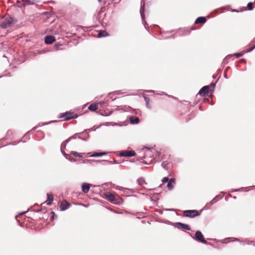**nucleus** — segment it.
<instances>
[{
    "label": "nucleus",
    "instance_id": "nucleus-1",
    "mask_svg": "<svg viewBox=\"0 0 255 255\" xmlns=\"http://www.w3.org/2000/svg\"><path fill=\"white\" fill-rule=\"evenodd\" d=\"M78 117V115L77 113L71 111H67L65 113H61L58 116V118L63 119V121H69L72 119H76Z\"/></svg>",
    "mask_w": 255,
    "mask_h": 255
},
{
    "label": "nucleus",
    "instance_id": "nucleus-2",
    "mask_svg": "<svg viewBox=\"0 0 255 255\" xmlns=\"http://www.w3.org/2000/svg\"><path fill=\"white\" fill-rule=\"evenodd\" d=\"M188 234L190 235V236L195 241L201 243L206 245H212V244L207 242L204 239V236L200 231H197L195 232V236H193L189 232H188Z\"/></svg>",
    "mask_w": 255,
    "mask_h": 255
},
{
    "label": "nucleus",
    "instance_id": "nucleus-3",
    "mask_svg": "<svg viewBox=\"0 0 255 255\" xmlns=\"http://www.w3.org/2000/svg\"><path fill=\"white\" fill-rule=\"evenodd\" d=\"M15 22L16 20L13 17L9 16L2 21L0 23V26L2 28H7Z\"/></svg>",
    "mask_w": 255,
    "mask_h": 255
},
{
    "label": "nucleus",
    "instance_id": "nucleus-4",
    "mask_svg": "<svg viewBox=\"0 0 255 255\" xmlns=\"http://www.w3.org/2000/svg\"><path fill=\"white\" fill-rule=\"evenodd\" d=\"M117 156L120 157H133L136 155V153L134 150H122L117 152Z\"/></svg>",
    "mask_w": 255,
    "mask_h": 255
},
{
    "label": "nucleus",
    "instance_id": "nucleus-5",
    "mask_svg": "<svg viewBox=\"0 0 255 255\" xmlns=\"http://www.w3.org/2000/svg\"><path fill=\"white\" fill-rule=\"evenodd\" d=\"M200 215L199 211L196 210H188L183 211V215L186 217L193 218Z\"/></svg>",
    "mask_w": 255,
    "mask_h": 255
},
{
    "label": "nucleus",
    "instance_id": "nucleus-6",
    "mask_svg": "<svg viewBox=\"0 0 255 255\" xmlns=\"http://www.w3.org/2000/svg\"><path fill=\"white\" fill-rule=\"evenodd\" d=\"M80 134H81V132L80 133H75L74 135H73L72 136H70V137H69L68 138H67L66 140V142H69L72 139H76V138L81 139H82L83 140H84V141H86L89 138V134H87V137L86 138L82 137L80 135Z\"/></svg>",
    "mask_w": 255,
    "mask_h": 255
},
{
    "label": "nucleus",
    "instance_id": "nucleus-7",
    "mask_svg": "<svg viewBox=\"0 0 255 255\" xmlns=\"http://www.w3.org/2000/svg\"><path fill=\"white\" fill-rule=\"evenodd\" d=\"M174 227L179 230L185 229L187 230H190V227L187 224H183L181 222H176L174 224Z\"/></svg>",
    "mask_w": 255,
    "mask_h": 255
},
{
    "label": "nucleus",
    "instance_id": "nucleus-8",
    "mask_svg": "<svg viewBox=\"0 0 255 255\" xmlns=\"http://www.w3.org/2000/svg\"><path fill=\"white\" fill-rule=\"evenodd\" d=\"M144 6H145V3H144V2H143V3H142V1H141V6H140V15H141V19H142V23L144 25V28L147 29V28H146V24H147L146 21L144 20L145 19V15H144Z\"/></svg>",
    "mask_w": 255,
    "mask_h": 255
},
{
    "label": "nucleus",
    "instance_id": "nucleus-9",
    "mask_svg": "<svg viewBox=\"0 0 255 255\" xmlns=\"http://www.w3.org/2000/svg\"><path fill=\"white\" fill-rule=\"evenodd\" d=\"M105 198L111 203L114 204H118L119 203L116 201L114 195L111 192H107L105 194Z\"/></svg>",
    "mask_w": 255,
    "mask_h": 255
},
{
    "label": "nucleus",
    "instance_id": "nucleus-10",
    "mask_svg": "<svg viewBox=\"0 0 255 255\" xmlns=\"http://www.w3.org/2000/svg\"><path fill=\"white\" fill-rule=\"evenodd\" d=\"M213 90H209V86H203L199 91L198 94L201 96H204L206 94L208 93L209 92H211Z\"/></svg>",
    "mask_w": 255,
    "mask_h": 255
},
{
    "label": "nucleus",
    "instance_id": "nucleus-11",
    "mask_svg": "<svg viewBox=\"0 0 255 255\" xmlns=\"http://www.w3.org/2000/svg\"><path fill=\"white\" fill-rule=\"evenodd\" d=\"M92 186V185L90 183L86 182L83 183L81 185L82 192H84V193H88L90 190L91 186Z\"/></svg>",
    "mask_w": 255,
    "mask_h": 255
},
{
    "label": "nucleus",
    "instance_id": "nucleus-12",
    "mask_svg": "<svg viewBox=\"0 0 255 255\" xmlns=\"http://www.w3.org/2000/svg\"><path fill=\"white\" fill-rule=\"evenodd\" d=\"M113 111L112 109L107 108L106 109H105L104 110H100L99 112L100 115L102 116H109L112 114Z\"/></svg>",
    "mask_w": 255,
    "mask_h": 255
},
{
    "label": "nucleus",
    "instance_id": "nucleus-13",
    "mask_svg": "<svg viewBox=\"0 0 255 255\" xmlns=\"http://www.w3.org/2000/svg\"><path fill=\"white\" fill-rule=\"evenodd\" d=\"M70 206V204H69L66 200H63L60 205V210L62 211H65L67 210Z\"/></svg>",
    "mask_w": 255,
    "mask_h": 255
},
{
    "label": "nucleus",
    "instance_id": "nucleus-14",
    "mask_svg": "<svg viewBox=\"0 0 255 255\" xmlns=\"http://www.w3.org/2000/svg\"><path fill=\"white\" fill-rule=\"evenodd\" d=\"M55 41V38L51 35L46 36L44 39L45 43L46 44H51Z\"/></svg>",
    "mask_w": 255,
    "mask_h": 255
},
{
    "label": "nucleus",
    "instance_id": "nucleus-15",
    "mask_svg": "<svg viewBox=\"0 0 255 255\" xmlns=\"http://www.w3.org/2000/svg\"><path fill=\"white\" fill-rule=\"evenodd\" d=\"M38 2L37 0H22V5L24 6L27 5H33L35 2Z\"/></svg>",
    "mask_w": 255,
    "mask_h": 255
},
{
    "label": "nucleus",
    "instance_id": "nucleus-16",
    "mask_svg": "<svg viewBox=\"0 0 255 255\" xmlns=\"http://www.w3.org/2000/svg\"><path fill=\"white\" fill-rule=\"evenodd\" d=\"M218 201L219 199L216 200L215 198H213L210 202L207 203L205 206L204 207L203 209L209 210L212 205L214 204Z\"/></svg>",
    "mask_w": 255,
    "mask_h": 255
},
{
    "label": "nucleus",
    "instance_id": "nucleus-17",
    "mask_svg": "<svg viewBox=\"0 0 255 255\" xmlns=\"http://www.w3.org/2000/svg\"><path fill=\"white\" fill-rule=\"evenodd\" d=\"M129 120L130 123L131 124H137L139 123V119L137 117H134L133 116H130L129 117Z\"/></svg>",
    "mask_w": 255,
    "mask_h": 255
},
{
    "label": "nucleus",
    "instance_id": "nucleus-18",
    "mask_svg": "<svg viewBox=\"0 0 255 255\" xmlns=\"http://www.w3.org/2000/svg\"><path fill=\"white\" fill-rule=\"evenodd\" d=\"M206 18L204 16H200L196 18L195 21V23L196 24L201 23L204 24L206 22Z\"/></svg>",
    "mask_w": 255,
    "mask_h": 255
},
{
    "label": "nucleus",
    "instance_id": "nucleus-19",
    "mask_svg": "<svg viewBox=\"0 0 255 255\" xmlns=\"http://www.w3.org/2000/svg\"><path fill=\"white\" fill-rule=\"evenodd\" d=\"M58 122V121L54 120V121H51L48 122L44 123L42 124L41 125L39 124L38 126L33 128H32V129L31 130V131L35 130L38 127H42V126H44L48 125L50 124L51 123H56V122Z\"/></svg>",
    "mask_w": 255,
    "mask_h": 255
},
{
    "label": "nucleus",
    "instance_id": "nucleus-20",
    "mask_svg": "<svg viewBox=\"0 0 255 255\" xmlns=\"http://www.w3.org/2000/svg\"><path fill=\"white\" fill-rule=\"evenodd\" d=\"M47 200L46 201V204L47 205H51L53 201V195L51 193H47Z\"/></svg>",
    "mask_w": 255,
    "mask_h": 255
},
{
    "label": "nucleus",
    "instance_id": "nucleus-21",
    "mask_svg": "<svg viewBox=\"0 0 255 255\" xmlns=\"http://www.w3.org/2000/svg\"><path fill=\"white\" fill-rule=\"evenodd\" d=\"M107 154V152H95L92 155H90L89 157H101L103 155H105Z\"/></svg>",
    "mask_w": 255,
    "mask_h": 255
},
{
    "label": "nucleus",
    "instance_id": "nucleus-22",
    "mask_svg": "<svg viewBox=\"0 0 255 255\" xmlns=\"http://www.w3.org/2000/svg\"><path fill=\"white\" fill-rule=\"evenodd\" d=\"M109 34L108 32L105 30H100L99 31V33L98 34L97 37L98 38H101L103 37H106L108 36Z\"/></svg>",
    "mask_w": 255,
    "mask_h": 255
},
{
    "label": "nucleus",
    "instance_id": "nucleus-23",
    "mask_svg": "<svg viewBox=\"0 0 255 255\" xmlns=\"http://www.w3.org/2000/svg\"><path fill=\"white\" fill-rule=\"evenodd\" d=\"M96 161L99 162H107L108 164H115L119 163L116 160H114L113 161H110L108 160H96Z\"/></svg>",
    "mask_w": 255,
    "mask_h": 255
},
{
    "label": "nucleus",
    "instance_id": "nucleus-24",
    "mask_svg": "<svg viewBox=\"0 0 255 255\" xmlns=\"http://www.w3.org/2000/svg\"><path fill=\"white\" fill-rule=\"evenodd\" d=\"M143 98H144V101H145L146 107H147V108L151 109V106L149 103V102H150L149 98H148L147 97L145 96V95H143Z\"/></svg>",
    "mask_w": 255,
    "mask_h": 255
},
{
    "label": "nucleus",
    "instance_id": "nucleus-25",
    "mask_svg": "<svg viewBox=\"0 0 255 255\" xmlns=\"http://www.w3.org/2000/svg\"><path fill=\"white\" fill-rule=\"evenodd\" d=\"M244 54V53L243 52H238V53H236L233 55H228L225 58H230L231 57H232L233 56H236L237 58H239L240 57L243 56Z\"/></svg>",
    "mask_w": 255,
    "mask_h": 255
},
{
    "label": "nucleus",
    "instance_id": "nucleus-26",
    "mask_svg": "<svg viewBox=\"0 0 255 255\" xmlns=\"http://www.w3.org/2000/svg\"><path fill=\"white\" fill-rule=\"evenodd\" d=\"M225 240H228V241L227 243H229L230 242H243L240 239L237 238H226Z\"/></svg>",
    "mask_w": 255,
    "mask_h": 255
},
{
    "label": "nucleus",
    "instance_id": "nucleus-27",
    "mask_svg": "<svg viewBox=\"0 0 255 255\" xmlns=\"http://www.w3.org/2000/svg\"><path fill=\"white\" fill-rule=\"evenodd\" d=\"M97 109H98V107H97V105H95V104H91L88 107V109L92 112L96 111L97 110Z\"/></svg>",
    "mask_w": 255,
    "mask_h": 255
},
{
    "label": "nucleus",
    "instance_id": "nucleus-28",
    "mask_svg": "<svg viewBox=\"0 0 255 255\" xmlns=\"http://www.w3.org/2000/svg\"><path fill=\"white\" fill-rule=\"evenodd\" d=\"M137 182L138 185H142L143 184H146L144 179L143 178H139L137 180Z\"/></svg>",
    "mask_w": 255,
    "mask_h": 255
},
{
    "label": "nucleus",
    "instance_id": "nucleus-29",
    "mask_svg": "<svg viewBox=\"0 0 255 255\" xmlns=\"http://www.w3.org/2000/svg\"><path fill=\"white\" fill-rule=\"evenodd\" d=\"M96 129V128H95V127H94L91 128L84 130V131L81 132V134H85V132H88V131H95Z\"/></svg>",
    "mask_w": 255,
    "mask_h": 255
},
{
    "label": "nucleus",
    "instance_id": "nucleus-30",
    "mask_svg": "<svg viewBox=\"0 0 255 255\" xmlns=\"http://www.w3.org/2000/svg\"><path fill=\"white\" fill-rule=\"evenodd\" d=\"M71 153L76 157H82L83 156L81 153H79L75 151H72Z\"/></svg>",
    "mask_w": 255,
    "mask_h": 255
},
{
    "label": "nucleus",
    "instance_id": "nucleus-31",
    "mask_svg": "<svg viewBox=\"0 0 255 255\" xmlns=\"http://www.w3.org/2000/svg\"><path fill=\"white\" fill-rule=\"evenodd\" d=\"M247 8L249 10H252L254 9V3L250 2L247 4Z\"/></svg>",
    "mask_w": 255,
    "mask_h": 255
},
{
    "label": "nucleus",
    "instance_id": "nucleus-32",
    "mask_svg": "<svg viewBox=\"0 0 255 255\" xmlns=\"http://www.w3.org/2000/svg\"><path fill=\"white\" fill-rule=\"evenodd\" d=\"M68 142H66V140L63 141L62 143H61V150L62 149H63V148H66V144L68 143Z\"/></svg>",
    "mask_w": 255,
    "mask_h": 255
},
{
    "label": "nucleus",
    "instance_id": "nucleus-33",
    "mask_svg": "<svg viewBox=\"0 0 255 255\" xmlns=\"http://www.w3.org/2000/svg\"><path fill=\"white\" fill-rule=\"evenodd\" d=\"M167 187L169 190H171L173 189V186L172 183L168 182L167 185Z\"/></svg>",
    "mask_w": 255,
    "mask_h": 255
},
{
    "label": "nucleus",
    "instance_id": "nucleus-34",
    "mask_svg": "<svg viewBox=\"0 0 255 255\" xmlns=\"http://www.w3.org/2000/svg\"><path fill=\"white\" fill-rule=\"evenodd\" d=\"M168 164V162L167 161H165L162 162L161 163V166L163 168H165V167L167 166V165Z\"/></svg>",
    "mask_w": 255,
    "mask_h": 255
},
{
    "label": "nucleus",
    "instance_id": "nucleus-35",
    "mask_svg": "<svg viewBox=\"0 0 255 255\" xmlns=\"http://www.w3.org/2000/svg\"><path fill=\"white\" fill-rule=\"evenodd\" d=\"M61 152L62 153V154H63V155L66 158V159H68V157L69 156L68 154H67V153H65V152L63 150V149H62L61 150Z\"/></svg>",
    "mask_w": 255,
    "mask_h": 255
},
{
    "label": "nucleus",
    "instance_id": "nucleus-36",
    "mask_svg": "<svg viewBox=\"0 0 255 255\" xmlns=\"http://www.w3.org/2000/svg\"><path fill=\"white\" fill-rule=\"evenodd\" d=\"M117 189L119 190H122L124 192H125V191L127 190H129L128 189V188H123L122 187H121V186H118L117 187Z\"/></svg>",
    "mask_w": 255,
    "mask_h": 255
},
{
    "label": "nucleus",
    "instance_id": "nucleus-37",
    "mask_svg": "<svg viewBox=\"0 0 255 255\" xmlns=\"http://www.w3.org/2000/svg\"><path fill=\"white\" fill-rule=\"evenodd\" d=\"M116 124L113 122H107L104 125L106 126L116 125Z\"/></svg>",
    "mask_w": 255,
    "mask_h": 255
},
{
    "label": "nucleus",
    "instance_id": "nucleus-38",
    "mask_svg": "<svg viewBox=\"0 0 255 255\" xmlns=\"http://www.w3.org/2000/svg\"><path fill=\"white\" fill-rule=\"evenodd\" d=\"M169 178L167 177H164L162 180V181L164 183H167L168 182Z\"/></svg>",
    "mask_w": 255,
    "mask_h": 255
},
{
    "label": "nucleus",
    "instance_id": "nucleus-39",
    "mask_svg": "<svg viewBox=\"0 0 255 255\" xmlns=\"http://www.w3.org/2000/svg\"><path fill=\"white\" fill-rule=\"evenodd\" d=\"M168 182L171 183H175V179L174 178H171L170 179H169Z\"/></svg>",
    "mask_w": 255,
    "mask_h": 255
},
{
    "label": "nucleus",
    "instance_id": "nucleus-40",
    "mask_svg": "<svg viewBox=\"0 0 255 255\" xmlns=\"http://www.w3.org/2000/svg\"><path fill=\"white\" fill-rule=\"evenodd\" d=\"M255 48V45L253 47L249 48L247 50V52H250L252 51Z\"/></svg>",
    "mask_w": 255,
    "mask_h": 255
},
{
    "label": "nucleus",
    "instance_id": "nucleus-41",
    "mask_svg": "<svg viewBox=\"0 0 255 255\" xmlns=\"http://www.w3.org/2000/svg\"><path fill=\"white\" fill-rule=\"evenodd\" d=\"M229 68V67H227L226 69L225 70V71H224V77L226 78V79H227V72L228 70V69Z\"/></svg>",
    "mask_w": 255,
    "mask_h": 255
},
{
    "label": "nucleus",
    "instance_id": "nucleus-42",
    "mask_svg": "<svg viewBox=\"0 0 255 255\" xmlns=\"http://www.w3.org/2000/svg\"><path fill=\"white\" fill-rule=\"evenodd\" d=\"M99 104H100L102 106H104L105 105L107 106L108 105V103H107V102L103 101L99 103Z\"/></svg>",
    "mask_w": 255,
    "mask_h": 255
},
{
    "label": "nucleus",
    "instance_id": "nucleus-43",
    "mask_svg": "<svg viewBox=\"0 0 255 255\" xmlns=\"http://www.w3.org/2000/svg\"><path fill=\"white\" fill-rule=\"evenodd\" d=\"M61 46V44L59 43H55L54 44V47L56 48V49H58L59 47Z\"/></svg>",
    "mask_w": 255,
    "mask_h": 255
},
{
    "label": "nucleus",
    "instance_id": "nucleus-44",
    "mask_svg": "<svg viewBox=\"0 0 255 255\" xmlns=\"http://www.w3.org/2000/svg\"><path fill=\"white\" fill-rule=\"evenodd\" d=\"M223 198V196H221L219 195L216 196L214 198H215L216 200L219 199V200L222 199Z\"/></svg>",
    "mask_w": 255,
    "mask_h": 255
},
{
    "label": "nucleus",
    "instance_id": "nucleus-45",
    "mask_svg": "<svg viewBox=\"0 0 255 255\" xmlns=\"http://www.w3.org/2000/svg\"><path fill=\"white\" fill-rule=\"evenodd\" d=\"M223 198V196H221L219 195L216 196L214 198H215L216 200L219 199V200L222 199Z\"/></svg>",
    "mask_w": 255,
    "mask_h": 255
},
{
    "label": "nucleus",
    "instance_id": "nucleus-46",
    "mask_svg": "<svg viewBox=\"0 0 255 255\" xmlns=\"http://www.w3.org/2000/svg\"><path fill=\"white\" fill-rule=\"evenodd\" d=\"M216 82H215V83H214V82L211 83L210 84V87H211V88H212L213 89H214V88H215V86H216Z\"/></svg>",
    "mask_w": 255,
    "mask_h": 255
},
{
    "label": "nucleus",
    "instance_id": "nucleus-47",
    "mask_svg": "<svg viewBox=\"0 0 255 255\" xmlns=\"http://www.w3.org/2000/svg\"><path fill=\"white\" fill-rule=\"evenodd\" d=\"M30 131H28L27 133H26L23 137V138H27L28 139H30V137L28 135V133Z\"/></svg>",
    "mask_w": 255,
    "mask_h": 255
},
{
    "label": "nucleus",
    "instance_id": "nucleus-48",
    "mask_svg": "<svg viewBox=\"0 0 255 255\" xmlns=\"http://www.w3.org/2000/svg\"><path fill=\"white\" fill-rule=\"evenodd\" d=\"M51 214L52 215V218L53 219H54L55 218H57V216L54 212H51Z\"/></svg>",
    "mask_w": 255,
    "mask_h": 255
},
{
    "label": "nucleus",
    "instance_id": "nucleus-49",
    "mask_svg": "<svg viewBox=\"0 0 255 255\" xmlns=\"http://www.w3.org/2000/svg\"><path fill=\"white\" fill-rule=\"evenodd\" d=\"M50 14V12L49 11H45L42 13V14L43 15H47Z\"/></svg>",
    "mask_w": 255,
    "mask_h": 255
},
{
    "label": "nucleus",
    "instance_id": "nucleus-50",
    "mask_svg": "<svg viewBox=\"0 0 255 255\" xmlns=\"http://www.w3.org/2000/svg\"><path fill=\"white\" fill-rule=\"evenodd\" d=\"M145 92L148 93H155V91H153V90H145Z\"/></svg>",
    "mask_w": 255,
    "mask_h": 255
},
{
    "label": "nucleus",
    "instance_id": "nucleus-51",
    "mask_svg": "<svg viewBox=\"0 0 255 255\" xmlns=\"http://www.w3.org/2000/svg\"><path fill=\"white\" fill-rule=\"evenodd\" d=\"M87 134H89L87 132H85L84 134H81L82 137L86 138L87 137Z\"/></svg>",
    "mask_w": 255,
    "mask_h": 255
},
{
    "label": "nucleus",
    "instance_id": "nucleus-52",
    "mask_svg": "<svg viewBox=\"0 0 255 255\" xmlns=\"http://www.w3.org/2000/svg\"><path fill=\"white\" fill-rule=\"evenodd\" d=\"M68 159L69 161H70L71 162H75V161H76V159H75L73 158H70L69 157H68Z\"/></svg>",
    "mask_w": 255,
    "mask_h": 255
},
{
    "label": "nucleus",
    "instance_id": "nucleus-53",
    "mask_svg": "<svg viewBox=\"0 0 255 255\" xmlns=\"http://www.w3.org/2000/svg\"><path fill=\"white\" fill-rule=\"evenodd\" d=\"M242 189H243V188H240V189H234V190H233L231 192H238V191H240Z\"/></svg>",
    "mask_w": 255,
    "mask_h": 255
},
{
    "label": "nucleus",
    "instance_id": "nucleus-54",
    "mask_svg": "<svg viewBox=\"0 0 255 255\" xmlns=\"http://www.w3.org/2000/svg\"><path fill=\"white\" fill-rule=\"evenodd\" d=\"M160 95H167V96H168V95L167 94H166L165 93H164V92H162L161 94H160ZM169 97H172V98H174L173 96H169Z\"/></svg>",
    "mask_w": 255,
    "mask_h": 255
},
{
    "label": "nucleus",
    "instance_id": "nucleus-55",
    "mask_svg": "<svg viewBox=\"0 0 255 255\" xmlns=\"http://www.w3.org/2000/svg\"><path fill=\"white\" fill-rule=\"evenodd\" d=\"M28 211H29V209H28L26 211L22 212L19 213V215H24V214H25V213H26Z\"/></svg>",
    "mask_w": 255,
    "mask_h": 255
},
{
    "label": "nucleus",
    "instance_id": "nucleus-56",
    "mask_svg": "<svg viewBox=\"0 0 255 255\" xmlns=\"http://www.w3.org/2000/svg\"><path fill=\"white\" fill-rule=\"evenodd\" d=\"M144 148L146 149V150H150L151 149H153V147H147V146H145Z\"/></svg>",
    "mask_w": 255,
    "mask_h": 255
},
{
    "label": "nucleus",
    "instance_id": "nucleus-57",
    "mask_svg": "<svg viewBox=\"0 0 255 255\" xmlns=\"http://www.w3.org/2000/svg\"><path fill=\"white\" fill-rule=\"evenodd\" d=\"M250 244L251 245L255 247V241H250Z\"/></svg>",
    "mask_w": 255,
    "mask_h": 255
},
{
    "label": "nucleus",
    "instance_id": "nucleus-58",
    "mask_svg": "<svg viewBox=\"0 0 255 255\" xmlns=\"http://www.w3.org/2000/svg\"><path fill=\"white\" fill-rule=\"evenodd\" d=\"M22 141V140H19L17 142H13L12 143H11L10 144H12V145H16L18 143L20 142H21Z\"/></svg>",
    "mask_w": 255,
    "mask_h": 255
},
{
    "label": "nucleus",
    "instance_id": "nucleus-59",
    "mask_svg": "<svg viewBox=\"0 0 255 255\" xmlns=\"http://www.w3.org/2000/svg\"><path fill=\"white\" fill-rule=\"evenodd\" d=\"M231 11L233 12H239L240 11L239 10L233 9H232ZM240 11H242V10H241Z\"/></svg>",
    "mask_w": 255,
    "mask_h": 255
},
{
    "label": "nucleus",
    "instance_id": "nucleus-60",
    "mask_svg": "<svg viewBox=\"0 0 255 255\" xmlns=\"http://www.w3.org/2000/svg\"><path fill=\"white\" fill-rule=\"evenodd\" d=\"M114 93H115L117 94H120V91H117L114 92Z\"/></svg>",
    "mask_w": 255,
    "mask_h": 255
},
{
    "label": "nucleus",
    "instance_id": "nucleus-61",
    "mask_svg": "<svg viewBox=\"0 0 255 255\" xmlns=\"http://www.w3.org/2000/svg\"><path fill=\"white\" fill-rule=\"evenodd\" d=\"M90 161H91L90 160L87 159V160H86L84 162V163H88V162H89Z\"/></svg>",
    "mask_w": 255,
    "mask_h": 255
},
{
    "label": "nucleus",
    "instance_id": "nucleus-62",
    "mask_svg": "<svg viewBox=\"0 0 255 255\" xmlns=\"http://www.w3.org/2000/svg\"><path fill=\"white\" fill-rule=\"evenodd\" d=\"M166 210L167 211H174V209H167Z\"/></svg>",
    "mask_w": 255,
    "mask_h": 255
},
{
    "label": "nucleus",
    "instance_id": "nucleus-63",
    "mask_svg": "<svg viewBox=\"0 0 255 255\" xmlns=\"http://www.w3.org/2000/svg\"><path fill=\"white\" fill-rule=\"evenodd\" d=\"M41 209H38L37 210H36V212H40V211H41Z\"/></svg>",
    "mask_w": 255,
    "mask_h": 255
},
{
    "label": "nucleus",
    "instance_id": "nucleus-64",
    "mask_svg": "<svg viewBox=\"0 0 255 255\" xmlns=\"http://www.w3.org/2000/svg\"><path fill=\"white\" fill-rule=\"evenodd\" d=\"M102 163L103 165H106L107 163H108L107 162H101Z\"/></svg>",
    "mask_w": 255,
    "mask_h": 255
}]
</instances>
